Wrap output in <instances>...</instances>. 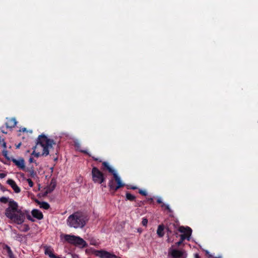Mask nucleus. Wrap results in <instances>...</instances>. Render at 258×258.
Segmentation results:
<instances>
[{
	"instance_id": "nucleus-1",
	"label": "nucleus",
	"mask_w": 258,
	"mask_h": 258,
	"mask_svg": "<svg viewBox=\"0 0 258 258\" xmlns=\"http://www.w3.org/2000/svg\"><path fill=\"white\" fill-rule=\"evenodd\" d=\"M5 214L12 223L18 225L23 224L26 217L29 220L34 221L29 211L19 209L18 203L15 201L10 202L9 207L5 210Z\"/></svg>"
},
{
	"instance_id": "nucleus-2",
	"label": "nucleus",
	"mask_w": 258,
	"mask_h": 258,
	"mask_svg": "<svg viewBox=\"0 0 258 258\" xmlns=\"http://www.w3.org/2000/svg\"><path fill=\"white\" fill-rule=\"evenodd\" d=\"M53 145H55L53 140L48 139L44 135H39L36 145L33 148L34 151L31 155L37 158L40 156H47L49 155V150L52 148Z\"/></svg>"
},
{
	"instance_id": "nucleus-3",
	"label": "nucleus",
	"mask_w": 258,
	"mask_h": 258,
	"mask_svg": "<svg viewBox=\"0 0 258 258\" xmlns=\"http://www.w3.org/2000/svg\"><path fill=\"white\" fill-rule=\"evenodd\" d=\"M101 170L102 171H108V172L113 175V178L110 179L108 183V186L110 190L116 191L119 188L122 187L125 185V184L122 182V181L120 177L117 175L116 171L110 166L108 162L106 161L102 162Z\"/></svg>"
},
{
	"instance_id": "nucleus-4",
	"label": "nucleus",
	"mask_w": 258,
	"mask_h": 258,
	"mask_svg": "<svg viewBox=\"0 0 258 258\" xmlns=\"http://www.w3.org/2000/svg\"><path fill=\"white\" fill-rule=\"evenodd\" d=\"M88 220L89 218L85 214L76 212L68 217L67 223L70 227L75 229L83 228Z\"/></svg>"
},
{
	"instance_id": "nucleus-5",
	"label": "nucleus",
	"mask_w": 258,
	"mask_h": 258,
	"mask_svg": "<svg viewBox=\"0 0 258 258\" xmlns=\"http://www.w3.org/2000/svg\"><path fill=\"white\" fill-rule=\"evenodd\" d=\"M64 240L68 243L80 247H86L87 242L79 236L66 234L64 235Z\"/></svg>"
},
{
	"instance_id": "nucleus-6",
	"label": "nucleus",
	"mask_w": 258,
	"mask_h": 258,
	"mask_svg": "<svg viewBox=\"0 0 258 258\" xmlns=\"http://www.w3.org/2000/svg\"><path fill=\"white\" fill-rule=\"evenodd\" d=\"M91 173L92 180L95 183L101 184L105 181L104 173L96 167L92 168Z\"/></svg>"
},
{
	"instance_id": "nucleus-7",
	"label": "nucleus",
	"mask_w": 258,
	"mask_h": 258,
	"mask_svg": "<svg viewBox=\"0 0 258 258\" xmlns=\"http://www.w3.org/2000/svg\"><path fill=\"white\" fill-rule=\"evenodd\" d=\"M178 230L182 233V234L180 235V240L182 241L185 239L189 240L190 236L191 235L192 230L189 227H184V226H179L178 227Z\"/></svg>"
},
{
	"instance_id": "nucleus-8",
	"label": "nucleus",
	"mask_w": 258,
	"mask_h": 258,
	"mask_svg": "<svg viewBox=\"0 0 258 258\" xmlns=\"http://www.w3.org/2000/svg\"><path fill=\"white\" fill-rule=\"evenodd\" d=\"M169 255L172 258H186L187 254L184 250H179L177 249H170Z\"/></svg>"
},
{
	"instance_id": "nucleus-9",
	"label": "nucleus",
	"mask_w": 258,
	"mask_h": 258,
	"mask_svg": "<svg viewBox=\"0 0 258 258\" xmlns=\"http://www.w3.org/2000/svg\"><path fill=\"white\" fill-rule=\"evenodd\" d=\"M95 254L100 258H117L116 255L104 250H97L95 251Z\"/></svg>"
},
{
	"instance_id": "nucleus-10",
	"label": "nucleus",
	"mask_w": 258,
	"mask_h": 258,
	"mask_svg": "<svg viewBox=\"0 0 258 258\" xmlns=\"http://www.w3.org/2000/svg\"><path fill=\"white\" fill-rule=\"evenodd\" d=\"M11 161L17 166L19 169L25 171L26 169L25 161L22 158H20L19 160L15 158H12Z\"/></svg>"
},
{
	"instance_id": "nucleus-11",
	"label": "nucleus",
	"mask_w": 258,
	"mask_h": 258,
	"mask_svg": "<svg viewBox=\"0 0 258 258\" xmlns=\"http://www.w3.org/2000/svg\"><path fill=\"white\" fill-rule=\"evenodd\" d=\"M166 229L168 235L171 234L172 232L177 233L176 231L177 230V225L175 223H170L167 225Z\"/></svg>"
},
{
	"instance_id": "nucleus-12",
	"label": "nucleus",
	"mask_w": 258,
	"mask_h": 258,
	"mask_svg": "<svg viewBox=\"0 0 258 258\" xmlns=\"http://www.w3.org/2000/svg\"><path fill=\"white\" fill-rule=\"evenodd\" d=\"M7 183L12 187L16 193H19L21 191L20 188L17 185L16 183L14 180L12 179H9L7 181Z\"/></svg>"
},
{
	"instance_id": "nucleus-13",
	"label": "nucleus",
	"mask_w": 258,
	"mask_h": 258,
	"mask_svg": "<svg viewBox=\"0 0 258 258\" xmlns=\"http://www.w3.org/2000/svg\"><path fill=\"white\" fill-rule=\"evenodd\" d=\"M17 123V121L15 118H10L7 119L5 123L6 127L8 128H13L15 127Z\"/></svg>"
},
{
	"instance_id": "nucleus-14",
	"label": "nucleus",
	"mask_w": 258,
	"mask_h": 258,
	"mask_svg": "<svg viewBox=\"0 0 258 258\" xmlns=\"http://www.w3.org/2000/svg\"><path fill=\"white\" fill-rule=\"evenodd\" d=\"M32 216L38 219V220H41L43 218V214L41 212H40L39 210L37 209H34L31 212Z\"/></svg>"
},
{
	"instance_id": "nucleus-15",
	"label": "nucleus",
	"mask_w": 258,
	"mask_h": 258,
	"mask_svg": "<svg viewBox=\"0 0 258 258\" xmlns=\"http://www.w3.org/2000/svg\"><path fill=\"white\" fill-rule=\"evenodd\" d=\"M164 226L163 224L159 225L158 226L157 234L159 237H162L164 235Z\"/></svg>"
},
{
	"instance_id": "nucleus-16",
	"label": "nucleus",
	"mask_w": 258,
	"mask_h": 258,
	"mask_svg": "<svg viewBox=\"0 0 258 258\" xmlns=\"http://www.w3.org/2000/svg\"><path fill=\"white\" fill-rule=\"evenodd\" d=\"M36 202L40 205V207L41 208H43L45 210H48L50 208V205L47 202H40L38 200H36Z\"/></svg>"
},
{
	"instance_id": "nucleus-17",
	"label": "nucleus",
	"mask_w": 258,
	"mask_h": 258,
	"mask_svg": "<svg viewBox=\"0 0 258 258\" xmlns=\"http://www.w3.org/2000/svg\"><path fill=\"white\" fill-rule=\"evenodd\" d=\"M56 186V181L55 179H52L51 181L50 184L48 189L47 190V193L53 191Z\"/></svg>"
},
{
	"instance_id": "nucleus-18",
	"label": "nucleus",
	"mask_w": 258,
	"mask_h": 258,
	"mask_svg": "<svg viewBox=\"0 0 258 258\" xmlns=\"http://www.w3.org/2000/svg\"><path fill=\"white\" fill-rule=\"evenodd\" d=\"M126 200H128L131 202L136 201V197L128 192H126L125 194Z\"/></svg>"
},
{
	"instance_id": "nucleus-19",
	"label": "nucleus",
	"mask_w": 258,
	"mask_h": 258,
	"mask_svg": "<svg viewBox=\"0 0 258 258\" xmlns=\"http://www.w3.org/2000/svg\"><path fill=\"white\" fill-rule=\"evenodd\" d=\"M80 151L81 152V153H84L85 154H87L88 155V156H89L90 157H91L92 158V159L94 160V161H98L99 162H101L102 161L101 160H100L99 158H96L94 156H92L91 155V154H90L88 151L87 150H80Z\"/></svg>"
},
{
	"instance_id": "nucleus-20",
	"label": "nucleus",
	"mask_w": 258,
	"mask_h": 258,
	"mask_svg": "<svg viewBox=\"0 0 258 258\" xmlns=\"http://www.w3.org/2000/svg\"><path fill=\"white\" fill-rule=\"evenodd\" d=\"M12 201H14V200H12V199L9 200V198L5 197H2L0 198V202L4 203V204H6L7 203H9L8 207H9L10 202Z\"/></svg>"
},
{
	"instance_id": "nucleus-21",
	"label": "nucleus",
	"mask_w": 258,
	"mask_h": 258,
	"mask_svg": "<svg viewBox=\"0 0 258 258\" xmlns=\"http://www.w3.org/2000/svg\"><path fill=\"white\" fill-rule=\"evenodd\" d=\"M44 253L46 255H48L49 257H50V256L53 255V254H54L53 252V250L50 248V247H45Z\"/></svg>"
},
{
	"instance_id": "nucleus-22",
	"label": "nucleus",
	"mask_w": 258,
	"mask_h": 258,
	"mask_svg": "<svg viewBox=\"0 0 258 258\" xmlns=\"http://www.w3.org/2000/svg\"><path fill=\"white\" fill-rule=\"evenodd\" d=\"M19 229L21 231L27 232L30 229V228L28 225L24 224L22 225Z\"/></svg>"
},
{
	"instance_id": "nucleus-23",
	"label": "nucleus",
	"mask_w": 258,
	"mask_h": 258,
	"mask_svg": "<svg viewBox=\"0 0 258 258\" xmlns=\"http://www.w3.org/2000/svg\"><path fill=\"white\" fill-rule=\"evenodd\" d=\"M4 248L7 250L9 256L13 254V251L11 250L10 247L8 245H5Z\"/></svg>"
},
{
	"instance_id": "nucleus-24",
	"label": "nucleus",
	"mask_w": 258,
	"mask_h": 258,
	"mask_svg": "<svg viewBox=\"0 0 258 258\" xmlns=\"http://www.w3.org/2000/svg\"><path fill=\"white\" fill-rule=\"evenodd\" d=\"M161 208L165 207L166 210H167L168 211V212H169V213H171L172 212L171 209L170 208L169 206L168 205L163 204L162 205H161Z\"/></svg>"
},
{
	"instance_id": "nucleus-25",
	"label": "nucleus",
	"mask_w": 258,
	"mask_h": 258,
	"mask_svg": "<svg viewBox=\"0 0 258 258\" xmlns=\"http://www.w3.org/2000/svg\"><path fill=\"white\" fill-rule=\"evenodd\" d=\"M28 171L30 172V176L32 177H34L36 174V173L33 169V167H32L31 169L28 170Z\"/></svg>"
},
{
	"instance_id": "nucleus-26",
	"label": "nucleus",
	"mask_w": 258,
	"mask_h": 258,
	"mask_svg": "<svg viewBox=\"0 0 258 258\" xmlns=\"http://www.w3.org/2000/svg\"><path fill=\"white\" fill-rule=\"evenodd\" d=\"M8 151L6 150V149H4L3 151H2V154L6 158V159H9V157L8 156Z\"/></svg>"
},
{
	"instance_id": "nucleus-27",
	"label": "nucleus",
	"mask_w": 258,
	"mask_h": 258,
	"mask_svg": "<svg viewBox=\"0 0 258 258\" xmlns=\"http://www.w3.org/2000/svg\"><path fill=\"white\" fill-rule=\"evenodd\" d=\"M148 220L147 218H143L142 223L143 226H146L148 224Z\"/></svg>"
},
{
	"instance_id": "nucleus-28",
	"label": "nucleus",
	"mask_w": 258,
	"mask_h": 258,
	"mask_svg": "<svg viewBox=\"0 0 258 258\" xmlns=\"http://www.w3.org/2000/svg\"><path fill=\"white\" fill-rule=\"evenodd\" d=\"M139 193L144 196H146L147 195V192L145 190H143L142 189H140L139 190Z\"/></svg>"
},
{
	"instance_id": "nucleus-29",
	"label": "nucleus",
	"mask_w": 258,
	"mask_h": 258,
	"mask_svg": "<svg viewBox=\"0 0 258 258\" xmlns=\"http://www.w3.org/2000/svg\"><path fill=\"white\" fill-rule=\"evenodd\" d=\"M27 181L30 187H33V182L32 180L31 179H30V178L27 179Z\"/></svg>"
},
{
	"instance_id": "nucleus-30",
	"label": "nucleus",
	"mask_w": 258,
	"mask_h": 258,
	"mask_svg": "<svg viewBox=\"0 0 258 258\" xmlns=\"http://www.w3.org/2000/svg\"><path fill=\"white\" fill-rule=\"evenodd\" d=\"M1 144H2V147L4 148V149H6L7 145H6V143L4 141V139L2 140V143Z\"/></svg>"
},
{
	"instance_id": "nucleus-31",
	"label": "nucleus",
	"mask_w": 258,
	"mask_h": 258,
	"mask_svg": "<svg viewBox=\"0 0 258 258\" xmlns=\"http://www.w3.org/2000/svg\"><path fill=\"white\" fill-rule=\"evenodd\" d=\"M143 205V203L142 201H138L137 203L136 207H141Z\"/></svg>"
},
{
	"instance_id": "nucleus-32",
	"label": "nucleus",
	"mask_w": 258,
	"mask_h": 258,
	"mask_svg": "<svg viewBox=\"0 0 258 258\" xmlns=\"http://www.w3.org/2000/svg\"><path fill=\"white\" fill-rule=\"evenodd\" d=\"M29 162L30 163H33V162H34L36 164V161L34 160L33 158L31 157H30L29 159Z\"/></svg>"
},
{
	"instance_id": "nucleus-33",
	"label": "nucleus",
	"mask_w": 258,
	"mask_h": 258,
	"mask_svg": "<svg viewBox=\"0 0 258 258\" xmlns=\"http://www.w3.org/2000/svg\"><path fill=\"white\" fill-rule=\"evenodd\" d=\"M0 189L3 191H5L6 189L5 187H4L2 184L0 183Z\"/></svg>"
},
{
	"instance_id": "nucleus-34",
	"label": "nucleus",
	"mask_w": 258,
	"mask_h": 258,
	"mask_svg": "<svg viewBox=\"0 0 258 258\" xmlns=\"http://www.w3.org/2000/svg\"><path fill=\"white\" fill-rule=\"evenodd\" d=\"M157 202L158 203V204H161V205H162L163 204H164L162 201V200L160 198H158V199L157 200Z\"/></svg>"
},
{
	"instance_id": "nucleus-35",
	"label": "nucleus",
	"mask_w": 258,
	"mask_h": 258,
	"mask_svg": "<svg viewBox=\"0 0 258 258\" xmlns=\"http://www.w3.org/2000/svg\"><path fill=\"white\" fill-rule=\"evenodd\" d=\"M182 242H183V241H181V240L180 239V240H179V241H178L177 242H176V243H175V244H176V245L177 246H179V245H180L182 244Z\"/></svg>"
},
{
	"instance_id": "nucleus-36",
	"label": "nucleus",
	"mask_w": 258,
	"mask_h": 258,
	"mask_svg": "<svg viewBox=\"0 0 258 258\" xmlns=\"http://www.w3.org/2000/svg\"><path fill=\"white\" fill-rule=\"evenodd\" d=\"M147 200L150 203H152L153 202V199L152 198H147Z\"/></svg>"
},
{
	"instance_id": "nucleus-37",
	"label": "nucleus",
	"mask_w": 258,
	"mask_h": 258,
	"mask_svg": "<svg viewBox=\"0 0 258 258\" xmlns=\"http://www.w3.org/2000/svg\"><path fill=\"white\" fill-rule=\"evenodd\" d=\"M6 176V174L5 173H0V178H3L5 177Z\"/></svg>"
},
{
	"instance_id": "nucleus-38",
	"label": "nucleus",
	"mask_w": 258,
	"mask_h": 258,
	"mask_svg": "<svg viewBox=\"0 0 258 258\" xmlns=\"http://www.w3.org/2000/svg\"><path fill=\"white\" fill-rule=\"evenodd\" d=\"M16 235H17V239H18V238H22V235H22V234H19V233H18V234H17V233H16Z\"/></svg>"
},
{
	"instance_id": "nucleus-39",
	"label": "nucleus",
	"mask_w": 258,
	"mask_h": 258,
	"mask_svg": "<svg viewBox=\"0 0 258 258\" xmlns=\"http://www.w3.org/2000/svg\"><path fill=\"white\" fill-rule=\"evenodd\" d=\"M50 258H60L58 256L54 254H53L51 256H50Z\"/></svg>"
},
{
	"instance_id": "nucleus-40",
	"label": "nucleus",
	"mask_w": 258,
	"mask_h": 258,
	"mask_svg": "<svg viewBox=\"0 0 258 258\" xmlns=\"http://www.w3.org/2000/svg\"><path fill=\"white\" fill-rule=\"evenodd\" d=\"M195 258H201V257L198 253H196L195 254Z\"/></svg>"
},
{
	"instance_id": "nucleus-41",
	"label": "nucleus",
	"mask_w": 258,
	"mask_h": 258,
	"mask_svg": "<svg viewBox=\"0 0 258 258\" xmlns=\"http://www.w3.org/2000/svg\"><path fill=\"white\" fill-rule=\"evenodd\" d=\"M130 188L132 189H136L137 188V187L135 186H132L131 187H130Z\"/></svg>"
},
{
	"instance_id": "nucleus-42",
	"label": "nucleus",
	"mask_w": 258,
	"mask_h": 258,
	"mask_svg": "<svg viewBox=\"0 0 258 258\" xmlns=\"http://www.w3.org/2000/svg\"><path fill=\"white\" fill-rule=\"evenodd\" d=\"M9 258H16V257H15V256H14V254H12V255H11V256H9Z\"/></svg>"
},
{
	"instance_id": "nucleus-43",
	"label": "nucleus",
	"mask_w": 258,
	"mask_h": 258,
	"mask_svg": "<svg viewBox=\"0 0 258 258\" xmlns=\"http://www.w3.org/2000/svg\"><path fill=\"white\" fill-rule=\"evenodd\" d=\"M21 145V143L19 144L17 146V147H17V148H19L20 147Z\"/></svg>"
},
{
	"instance_id": "nucleus-44",
	"label": "nucleus",
	"mask_w": 258,
	"mask_h": 258,
	"mask_svg": "<svg viewBox=\"0 0 258 258\" xmlns=\"http://www.w3.org/2000/svg\"><path fill=\"white\" fill-rule=\"evenodd\" d=\"M3 139H2L1 137H0V144H1L2 143V140Z\"/></svg>"
},
{
	"instance_id": "nucleus-45",
	"label": "nucleus",
	"mask_w": 258,
	"mask_h": 258,
	"mask_svg": "<svg viewBox=\"0 0 258 258\" xmlns=\"http://www.w3.org/2000/svg\"><path fill=\"white\" fill-rule=\"evenodd\" d=\"M26 130V128H24L23 129V132H25Z\"/></svg>"
}]
</instances>
